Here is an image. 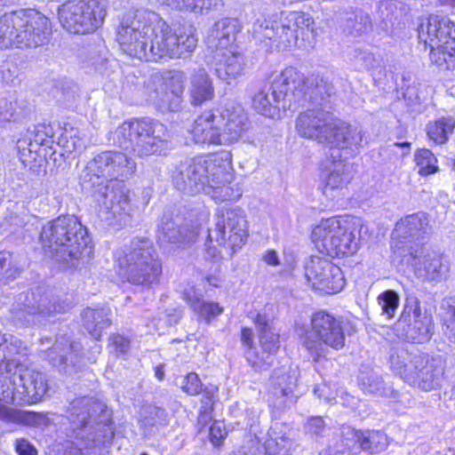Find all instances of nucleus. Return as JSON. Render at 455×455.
<instances>
[{"label":"nucleus","instance_id":"17","mask_svg":"<svg viewBox=\"0 0 455 455\" xmlns=\"http://www.w3.org/2000/svg\"><path fill=\"white\" fill-rule=\"evenodd\" d=\"M151 25L142 14L126 16L117 28L116 40L121 49L131 57L149 61Z\"/></svg>","mask_w":455,"mask_h":455},{"label":"nucleus","instance_id":"57","mask_svg":"<svg viewBox=\"0 0 455 455\" xmlns=\"http://www.w3.org/2000/svg\"><path fill=\"white\" fill-rule=\"evenodd\" d=\"M308 433L314 435H322L325 431V424L321 417H312L308 419L307 425Z\"/></svg>","mask_w":455,"mask_h":455},{"label":"nucleus","instance_id":"8","mask_svg":"<svg viewBox=\"0 0 455 455\" xmlns=\"http://www.w3.org/2000/svg\"><path fill=\"white\" fill-rule=\"evenodd\" d=\"M295 333L315 363L327 358L330 349L338 351L346 344L343 323L325 311L313 314L309 324L296 323Z\"/></svg>","mask_w":455,"mask_h":455},{"label":"nucleus","instance_id":"41","mask_svg":"<svg viewBox=\"0 0 455 455\" xmlns=\"http://www.w3.org/2000/svg\"><path fill=\"white\" fill-rule=\"evenodd\" d=\"M140 422L145 431L151 434L154 428L166 425V413L162 408L149 406L145 410V416Z\"/></svg>","mask_w":455,"mask_h":455},{"label":"nucleus","instance_id":"4","mask_svg":"<svg viewBox=\"0 0 455 455\" xmlns=\"http://www.w3.org/2000/svg\"><path fill=\"white\" fill-rule=\"evenodd\" d=\"M40 239L52 258L71 267L84 258H90L93 252L86 228L73 215L49 221L43 227Z\"/></svg>","mask_w":455,"mask_h":455},{"label":"nucleus","instance_id":"43","mask_svg":"<svg viewBox=\"0 0 455 455\" xmlns=\"http://www.w3.org/2000/svg\"><path fill=\"white\" fill-rule=\"evenodd\" d=\"M40 144L32 142L30 136H25L17 142L19 156L23 164L27 165L36 160Z\"/></svg>","mask_w":455,"mask_h":455},{"label":"nucleus","instance_id":"63","mask_svg":"<svg viewBox=\"0 0 455 455\" xmlns=\"http://www.w3.org/2000/svg\"><path fill=\"white\" fill-rule=\"evenodd\" d=\"M77 424L80 425L81 427H84L87 424V419L91 418L90 411H87L86 412H81L77 413Z\"/></svg>","mask_w":455,"mask_h":455},{"label":"nucleus","instance_id":"46","mask_svg":"<svg viewBox=\"0 0 455 455\" xmlns=\"http://www.w3.org/2000/svg\"><path fill=\"white\" fill-rule=\"evenodd\" d=\"M378 304L382 310V314L387 315L390 318L398 307L399 296L395 291L387 290L379 295Z\"/></svg>","mask_w":455,"mask_h":455},{"label":"nucleus","instance_id":"19","mask_svg":"<svg viewBox=\"0 0 455 455\" xmlns=\"http://www.w3.org/2000/svg\"><path fill=\"white\" fill-rule=\"evenodd\" d=\"M305 277L313 289L327 294L338 293L345 286L340 267L323 257L312 256L308 259Z\"/></svg>","mask_w":455,"mask_h":455},{"label":"nucleus","instance_id":"23","mask_svg":"<svg viewBox=\"0 0 455 455\" xmlns=\"http://www.w3.org/2000/svg\"><path fill=\"white\" fill-rule=\"evenodd\" d=\"M331 154V163L326 165V174L323 180V193L329 197L344 195V190L353 179L351 166L341 159L339 149L334 148Z\"/></svg>","mask_w":455,"mask_h":455},{"label":"nucleus","instance_id":"64","mask_svg":"<svg viewBox=\"0 0 455 455\" xmlns=\"http://www.w3.org/2000/svg\"><path fill=\"white\" fill-rule=\"evenodd\" d=\"M208 282L211 285L214 286V287H218L219 286V280L217 277H209L208 278Z\"/></svg>","mask_w":455,"mask_h":455},{"label":"nucleus","instance_id":"21","mask_svg":"<svg viewBox=\"0 0 455 455\" xmlns=\"http://www.w3.org/2000/svg\"><path fill=\"white\" fill-rule=\"evenodd\" d=\"M409 257L418 276L430 282H440L449 273V264L443 257L435 252L426 251L423 247L408 250L403 257Z\"/></svg>","mask_w":455,"mask_h":455},{"label":"nucleus","instance_id":"29","mask_svg":"<svg viewBox=\"0 0 455 455\" xmlns=\"http://www.w3.org/2000/svg\"><path fill=\"white\" fill-rule=\"evenodd\" d=\"M188 93L191 104L200 106L214 97V86L212 78L204 68H197L189 75Z\"/></svg>","mask_w":455,"mask_h":455},{"label":"nucleus","instance_id":"11","mask_svg":"<svg viewBox=\"0 0 455 455\" xmlns=\"http://www.w3.org/2000/svg\"><path fill=\"white\" fill-rule=\"evenodd\" d=\"M313 83L309 78L289 67L273 81L270 85H265L254 96L253 108L262 116L275 118L279 116L280 102L291 95L295 100H299L310 89Z\"/></svg>","mask_w":455,"mask_h":455},{"label":"nucleus","instance_id":"7","mask_svg":"<svg viewBox=\"0 0 455 455\" xmlns=\"http://www.w3.org/2000/svg\"><path fill=\"white\" fill-rule=\"evenodd\" d=\"M118 275L135 285L149 287L159 281L162 264L151 240L135 237L116 254Z\"/></svg>","mask_w":455,"mask_h":455},{"label":"nucleus","instance_id":"25","mask_svg":"<svg viewBox=\"0 0 455 455\" xmlns=\"http://www.w3.org/2000/svg\"><path fill=\"white\" fill-rule=\"evenodd\" d=\"M240 30L236 19L223 18L217 20L208 30L204 42L212 54L237 48L236 35Z\"/></svg>","mask_w":455,"mask_h":455},{"label":"nucleus","instance_id":"20","mask_svg":"<svg viewBox=\"0 0 455 455\" xmlns=\"http://www.w3.org/2000/svg\"><path fill=\"white\" fill-rule=\"evenodd\" d=\"M428 215L419 212L407 215L396 222L392 232V247L395 251H399L401 256L407 251L411 245L408 243L420 240L430 228Z\"/></svg>","mask_w":455,"mask_h":455},{"label":"nucleus","instance_id":"22","mask_svg":"<svg viewBox=\"0 0 455 455\" xmlns=\"http://www.w3.org/2000/svg\"><path fill=\"white\" fill-rule=\"evenodd\" d=\"M218 113L223 146L239 141L248 130V117L241 105L228 103Z\"/></svg>","mask_w":455,"mask_h":455},{"label":"nucleus","instance_id":"10","mask_svg":"<svg viewBox=\"0 0 455 455\" xmlns=\"http://www.w3.org/2000/svg\"><path fill=\"white\" fill-rule=\"evenodd\" d=\"M419 39L429 47L430 62L442 70L455 69V23L448 17L432 14L419 26Z\"/></svg>","mask_w":455,"mask_h":455},{"label":"nucleus","instance_id":"37","mask_svg":"<svg viewBox=\"0 0 455 455\" xmlns=\"http://www.w3.org/2000/svg\"><path fill=\"white\" fill-rule=\"evenodd\" d=\"M163 4L173 10L202 14L211 7V0H159Z\"/></svg>","mask_w":455,"mask_h":455},{"label":"nucleus","instance_id":"35","mask_svg":"<svg viewBox=\"0 0 455 455\" xmlns=\"http://www.w3.org/2000/svg\"><path fill=\"white\" fill-rule=\"evenodd\" d=\"M34 302L25 305V310L28 314H41L43 315H50L52 313L61 312L65 309L64 306L52 302V299L48 293H42L41 289H37L36 292L32 293Z\"/></svg>","mask_w":455,"mask_h":455},{"label":"nucleus","instance_id":"60","mask_svg":"<svg viewBox=\"0 0 455 455\" xmlns=\"http://www.w3.org/2000/svg\"><path fill=\"white\" fill-rule=\"evenodd\" d=\"M111 345L115 347L116 352L125 353L129 348V340L121 335H114L111 337Z\"/></svg>","mask_w":455,"mask_h":455},{"label":"nucleus","instance_id":"16","mask_svg":"<svg viewBox=\"0 0 455 455\" xmlns=\"http://www.w3.org/2000/svg\"><path fill=\"white\" fill-rule=\"evenodd\" d=\"M186 76L181 70L164 71L145 87L146 100L161 111H177L185 91Z\"/></svg>","mask_w":455,"mask_h":455},{"label":"nucleus","instance_id":"2","mask_svg":"<svg viewBox=\"0 0 455 455\" xmlns=\"http://www.w3.org/2000/svg\"><path fill=\"white\" fill-rule=\"evenodd\" d=\"M136 169L135 162L127 155L118 151H103L88 162L85 177L92 186H97L98 192L105 198H109L107 207L120 226L127 225L134 212L129 191L124 188L109 189L108 183L123 181L132 176Z\"/></svg>","mask_w":455,"mask_h":455},{"label":"nucleus","instance_id":"48","mask_svg":"<svg viewBox=\"0 0 455 455\" xmlns=\"http://www.w3.org/2000/svg\"><path fill=\"white\" fill-rule=\"evenodd\" d=\"M180 385L184 392L191 395H197L202 390L201 380L199 379L198 375L195 372H190L186 376L181 377Z\"/></svg>","mask_w":455,"mask_h":455},{"label":"nucleus","instance_id":"34","mask_svg":"<svg viewBox=\"0 0 455 455\" xmlns=\"http://www.w3.org/2000/svg\"><path fill=\"white\" fill-rule=\"evenodd\" d=\"M455 129L452 116H443L427 125V134L430 140L437 145L445 144Z\"/></svg>","mask_w":455,"mask_h":455},{"label":"nucleus","instance_id":"40","mask_svg":"<svg viewBox=\"0 0 455 455\" xmlns=\"http://www.w3.org/2000/svg\"><path fill=\"white\" fill-rule=\"evenodd\" d=\"M433 331L432 317H424L413 321L408 338L416 343H424L430 339Z\"/></svg>","mask_w":455,"mask_h":455},{"label":"nucleus","instance_id":"26","mask_svg":"<svg viewBox=\"0 0 455 455\" xmlns=\"http://www.w3.org/2000/svg\"><path fill=\"white\" fill-rule=\"evenodd\" d=\"M216 110H205L194 121L189 133L195 144L221 146L222 134Z\"/></svg>","mask_w":455,"mask_h":455},{"label":"nucleus","instance_id":"33","mask_svg":"<svg viewBox=\"0 0 455 455\" xmlns=\"http://www.w3.org/2000/svg\"><path fill=\"white\" fill-rule=\"evenodd\" d=\"M353 438L358 443L363 451L371 453L385 450L388 444L387 436L379 430L357 431L352 430Z\"/></svg>","mask_w":455,"mask_h":455},{"label":"nucleus","instance_id":"39","mask_svg":"<svg viewBox=\"0 0 455 455\" xmlns=\"http://www.w3.org/2000/svg\"><path fill=\"white\" fill-rule=\"evenodd\" d=\"M414 160L420 176H428L438 171L437 158L429 149L422 148L416 151Z\"/></svg>","mask_w":455,"mask_h":455},{"label":"nucleus","instance_id":"58","mask_svg":"<svg viewBox=\"0 0 455 455\" xmlns=\"http://www.w3.org/2000/svg\"><path fill=\"white\" fill-rule=\"evenodd\" d=\"M15 450L19 455H37V450L26 439H18Z\"/></svg>","mask_w":455,"mask_h":455},{"label":"nucleus","instance_id":"14","mask_svg":"<svg viewBox=\"0 0 455 455\" xmlns=\"http://www.w3.org/2000/svg\"><path fill=\"white\" fill-rule=\"evenodd\" d=\"M348 217L323 219L311 231V240L322 253L331 257L351 255L358 249V241Z\"/></svg>","mask_w":455,"mask_h":455},{"label":"nucleus","instance_id":"56","mask_svg":"<svg viewBox=\"0 0 455 455\" xmlns=\"http://www.w3.org/2000/svg\"><path fill=\"white\" fill-rule=\"evenodd\" d=\"M406 309L408 310L409 314L411 313L413 321H416V320H419V319H421L424 317H431V315L422 312V309L420 307V302H419V299H417V298H411V299H408V304L406 306Z\"/></svg>","mask_w":455,"mask_h":455},{"label":"nucleus","instance_id":"52","mask_svg":"<svg viewBox=\"0 0 455 455\" xmlns=\"http://www.w3.org/2000/svg\"><path fill=\"white\" fill-rule=\"evenodd\" d=\"M443 332L451 342H455V307L449 306L443 316Z\"/></svg>","mask_w":455,"mask_h":455},{"label":"nucleus","instance_id":"6","mask_svg":"<svg viewBox=\"0 0 455 455\" xmlns=\"http://www.w3.org/2000/svg\"><path fill=\"white\" fill-rule=\"evenodd\" d=\"M252 33L258 40H269L272 46L290 49L299 44V40L316 36L314 18L302 12H288L268 18L258 19Z\"/></svg>","mask_w":455,"mask_h":455},{"label":"nucleus","instance_id":"15","mask_svg":"<svg viewBox=\"0 0 455 455\" xmlns=\"http://www.w3.org/2000/svg\"><path fill=\"white\" fill-rule=\"evenodd\" d=\"M107 13V0H70L58 10L63 28L81 35L95 32L104 23Z\"/></svg>","mask_w":455,"mask_h":455},{"label":"nucleus","instance_id":"38","mask_svg":"<svg viewBox=\"0 0 455 455\" xmlns=\"http://www.w3.org/2000/svg\"><path fill=\"white\" fill-rule=\"evenodd\" d=\"M346 28L353 36H361L371 29L372 22L370 14L363 10H357L354 18L346 21Z\"/></svg>","mask_w":455,"mask_h":455},{"label":"nucleus","instance_id":"24","mask_svg":"<svg viewBox=\"0 0 455 455\" xmlns=\"http://www.w3.org/2000/svg\"><path fill=\"white\" fill-rule=\"evenodd\" d=\"M415 381L409 384L423 391H431L440 387L444 373V361L441 355H415Z\"/></svg>","mask_w":455,"mask_h":455},{"label":"nucleus","instance_id":"36","mask_svg":"<svg viewBox=\"0 0 455 455\" xmlns=\"http://www.w3.org/2000/svg\"><path fill=\"white\" fill-rule=\"evenodd\" d=\"M184 299L196 313L207 321L220 315L223 310L218 303H208L197 297L192 289L184 292Z\"/></svg>","mask_w":455,"mask_h":455},{"label":"nucleus","instance_id":"59","mask_svg":"<svg viewBox=\"0 0 455 455\" xmlns=\"http://www.w3.org/2000/svg\"><path fill=\"white\" fill-rule=\"evenodd\" d=\"M71 348V346L68 347H62L61 343H56L53 347L51 349V351L48 352L47 356L49 359L52 362V363L55 365L57 364V358L52 355L53 353L59 354V362L60 363H66V352L68 349Z\"/></svg>","mask_w":455,"mask_h":455},{"label":"nucleus","instance_id":"28","mask_svg":"<svg viewBox=\"0 0 455 455\" xmlns=\"http://www.w3.org/2000/svg\"><path fill=\"white\" fill-rule=\"evenodd\" d=\"M197 229L195 225L183 224L178 216L172 219L164 215L158 226V238L163 243L185 245L196 238Z\"/></svg>","mask_w":455,"mask_h":455},{"label":"nucleus","instance_id":"31","mask_svg":"<svg viewBox=\"0 0 455 455\" xmlns=\"http://www.w3.org/2000/svg\"><path fill=\"white\" fill-rule=\"evenodd\" d=\"M108 308H86L83 312L84 326L95 339H100L102 331L110 325Z\"/></svg>","mask_w":455,"mask_h":455},{"label":"nucleus","instance_id":"1","mask_svg":"<svg viewBox=\"0 0 455 455\" xmlns=\"http://www.w3.org/2000/svg\"><path fill=\"white\" fill-rule=\"evenodd\" d=\"M232 171L231 155L223 151L181 163L173 172L172 180L181 192L193 195L203 191L216 203H222L242 196L238 188L231 186Z\"/></svg>","mask_w":455,"mask_h":455},{"label":"nucleus","instance_id":"32","mask_svg":"<svg viewBox=\"0 0 455 455\" xmlns=\"http://www.w3.org/2000/svg\"><path fill=\"white\" fill-rule=\"evenodd\" d=\"M392 371L404 381H415V355L405 349H397L390 355Z\"/></svg>","mask_w":455,"mask_h":455},{"label":"nucleus","instance_id":"18","mask_svg":"<svg viewBox=\"0 0 455 455\" xmlns=\"http://www.w3.org/2000/svg\"><path fill=\"white\" fill-rule=\"evenodd\" d=\"M248 237V225L240 209L221 210L216 217L215 228L209 232L211 242L230 248L232 252L242 247Z\"/></svg>","mask_w":455,"mask_h":455},{"label":"nucleus","instance_id":"50","mask_svg":"<svg viewBox=\"0 0 455 455\" xmlns=\"http://www.w3.org/2000/svg\"><path fill=\"white\" fill-rule=\"evenodd\" d=\"M259 342L266 353L273 354L279 348V335L272 330L266 331L259 334Z\"/></svg>","mask_w":455,"mask_h":455},{"label":"nucleus","instance_id":"9","mask_svg":"<svg viewBox=\"0 0 455 455\" xmlns=\"http://www.w3.org/2000/svg\"><path fill=\"white\" fill-rule=\"evenodd\" d=\"M50 34L48 18L36 10H20L0 17V50L36 47L44 44Z\"/></svg>","mask_w":455,"mask_h":455},{"label":"nucleus","instance_id":"3","mask_svg":"<svg viewBox=\"0 0 455 455\" xmlns=\"http://www.w3.org/2000/svg\"><path fill=\"white\" fill-rule=\"evenodd\" d=\"M27 348L18 339L0 335V400L13 403L16 395L28 403L40 401L48 386L43 373L24 369Z\"/></svg>","mask_w":455,"mask_h":455},{"label":"nucleus","instance_id":"47","mask_svg":"<svg viewBox=\"0 0 455 455\" xmlns=\"http://www.w3.org/2000/svg\"><path fill=\"white\" fill-rule=\"evenodd\" d=\"M19 272V267L14 260L13 255L9 251L0 252V281L3 278L14 277Z\"/></svg>","mask_w":455,"mask_h":455},{"label":"nucleus","instance_id":"53","mask_svg":"<svg viewBox=\"0 0 455 455\" xmlns=\"http://www.w3.org/2000/svg\"><path fill=\"white\" fill-rule=\"evenodd\" d=\"M64 139V148L67 152H80L85 148V143L82 138L77 135V131L72 130L68 133L67 132Z\"/></svg>","mask_w":455,"mask_h":455},{"label":"nucleus","instance_id":"12","mask_svg":"<svg viewBox=\"0 0 455 455\" xmlns=\"http://www.w3.org/2000/svg\"><path fill=\"white\" fill-rule=\"evenodd\" d=\"M149 45V61H157L168 57L186 58L197 45L196 28L192 25L180 26L173 30L164 20L152 14Z\"/></svg>","mask_w":455,"mask_h":455},{"label":"nucleus","instance_id":"45","mask_svg":"<svg viewBox=\"0 0 455 455\" xmlns=\"http://www.w3.org/2000/svg\"><path fill=\"white\" fill-rule=\"evenodd\" d=\"M359 382L364 391L371 394L383 393V381L381 377L373 371H361Z\"/></svg>","mask_w":455,"mask_h":455},{"label":"nucleus","instance_id":"13","mask_svg":"<svg viewBox=\"0 0 455 455\" xmlns=\"http://www.w3.org/2000/svg\"><path fill=\"white\" fill-rule=\"evenodd\" d=\"M168 138L165 125L148 117L124 122L113 133L115 143L125 149L131 148L140 156L157 153L160 144Z\"/></svg>","mask_w":455,"mask_h":455},{"label":"nucleus","instance_id":"55","mask_svg":"<svg viewBox=\"0 0 455 455\" xmlns=\"http://www.w3.org/2000/svg\"><path fill=\"white\" fill-rule=\"evenodd\" d=\"M210 440L214 445H219L221 440L227 435L226 429L222 422H214L210 427Z\"/></svg>","mask_w":455,"mask_h":455},{"label":"nucleus","instance_id":"30","mask_svg":"<svg viewBox=\"0 0 455 455\" xmlns=\"http://www.w3.org/2000/svg\"><path fill=\"white\" fill-rule=\"evenodd\" d=\"M0 420L25 426H45L49 421L44 414L20 411L3 404H0Z\"/></svg>","mask_w":455,"mask_h":455},{"label":"nucleus","instance_id":"61","mask_svg":"<svg viewBox=\"0 0 455 455\" xmlns=\"http://www.w3.org/2000/svg\"><path fill=\"white\" fill-rule=\"evenodd\" d=\"M255 323L259 331V334L266 331L272 330L270 327V318L266 314L259 313L255 318Z\"/></svg>","mask_w":455,"mask_h":455},{"label":"nucleus","instance_id":"49","mask_svg":"<svg viewBox=\"0 0 455 455\" xmlns=\"http://www.w3.org/2000/svg\"><path fill=\"white\" fill-rule=\"evenodd\" d=\"M291 443L286 437L276 439H269L266 443L267 455H286L289 451Z\"/></svg>","mask_w":455,"mask_h":455},{"label":"nucleus","instance_id":"42","mask_svg":"<svg viewBox=\"0 0 455 455\" xmlns=\"http://www.w3.org/2000/svg\"><path fill=\"white\" fill-rule=\"evenodd\" d=\"M252 331L250 328H243L241 332V340L243 345L247 347V351L245 353L246 358L249 363L255 367L256 370L261 371L263 369V365L265 363L264 358H260L258 354L255 352L252 343Z\"/></svg>","mask_w":455,"mask_h":455},{"label":"nucleus","instance_id":"5","mask_svg":"<svg viewBox=\"0 0 455 455\" xmlns=\"http://www.w3.org/2000/svg\"><path fill=\"white\" fill-rule=\"evenodd\" d=\"M296 131L302 138L341 150L357 149L363 141L361 130L322 108L300 113L296 119Z\"/></svg>","mask_w":455,"mask_h":455},{"label":"nucleus","instance_id":"54","mask_svg":"<svg viewBox=\"0 0 455 455\" xmlns=\"http://www.w3.org/2000/svg\"><path fill=\"white\" fill-rule=\"evenodd\" d=\"M296 377L289 374H283L277 376L275 379L276 389L280 391L283 395H288L292 392L296 386Z\"/></svg>","mask_w":455,"mask_h":455},{"label":"nucleus","instance_id":"62","mask_svg":"<svg viewBox=\"0 0 455 455\" xmlns=\"http://www.w3.org/2000/svg\"><path fill=\"white\" fill-rule=\"evenodd\" d=\"M262 259L268 266L276 267V266L280 265L279 257L277 255V252L275 250L267 251L264 253Z\"/></svg>","mask_w":455,"mask_h":455},{"label":"nucleus","instance_id":"27","mask_svg":"<svg viewBox=\"0 0 455 455\" xmlns=\"http://www.w3.org/2000/svg\"><path fill=\"white\" fill-rule=\"evenodd\" d=\"M212 58L215 75L227 84L235 82L245 73L246 60L238 47L214 53Z\"/></svg>","mask_w":455,"mask_h":455},{"label":"nucleus","instance_id":"51","mask_svg":"<svg viewBox=\"0 0 455 455\" xmlns=\"http://www.w3.org/2000/svg\"><path fill=\"white\" fill-rule=\"evenodd\" d=\"M397 10L396 4L393 0H383L378 4L376 15L387 24L391 21Z\"/></svg>","mask_w":455,"mask_h":455},{"label":"nucleus","instance_id":"44","mask_svg":"<svg viewBox=\"0 0 455 455\" xmlns=\"http://www.w3.org/2000/svg\"><path fill=\"white\" fill-rule=\"evenodd\" d=\"M354 60L365 70H375L381 68V60L373 52L362 48H356L353 53Z\"/></svg>","mask_w":455,"mask_h":455}]
</instances>
